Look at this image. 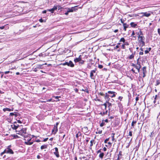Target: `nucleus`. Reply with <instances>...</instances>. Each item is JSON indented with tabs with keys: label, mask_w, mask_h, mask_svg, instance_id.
I'll return each mask as SVG.
<instances>
[{
	"label": "nucleus",
	"mask_w": 160,
	"mask_h": 160,
	"mask_svg": "<svg viewBox=\"0 0 160 160\" xmlns=\"http://www.w3.org/2000/svg\"><path fill=\"white\" fill-rule=\"evenodd\" d=\"M138 37L139 46L142 47L145 45V38L144 36H140Z\"/></svg>",
	"instance_id": "f257e3e1"
},
{
	"label": "nucleus",
	"mask_w": 160,
	"mask_h": 160,
	"mask_svg": "<svg viewBox=\"0 0 160 160\" xmlns=\"http://www.w3.org/2000/svg\"><path fill=\"white\" fill-rule=\"evenodd\" d=\"M75 63L79 62V64L82 65L84 64L85 61L82 60V55H80L78 58H75L74 59Z\"/></svg>",
	"instance_id": "f03ea898"
},
{
	"label": "nucleus",
	"mask_w": 160,
	"mask_h": 160,
	"mask_svg": "<svg viewBox=\"0 0 160 160\" xmlns=\"http://www.w3.org/2000/svg\"><path fill=\"white\" fill-rule=\"evenodd\" d=\"M78 6H75L71 8H68L67 9L68 11V12H72L77 10Z\"/></svg>",
	"instance_id": "7ed1b4c3"
},
{
	"label": "nucleus",
	"mask_w": 160,
	"mask_h": 160,
	"mask_svg": "<svg viewBox=\"0 0 160 160\" xmlns=\"http://www.w3.org/2000/svg\"><path fill=\"white\" fill-rule=\"evenodd\" d=\"M108 93L109 94V96L111 98H113L116 97L117 93L114 92L112 91H108Z\"/></svg>",
	"instance_id": "20e7f679"
},
{
	"label": "nucleus",
	"mask_w": 160,
	"mask_h": 160,
	"mask_svg": "<svg viewBox=\"0 0 160 160\" xmlns=\"http://www.w3.org/2000/svg\"><path fill=\"white\" fill-rule=\"evenodd\" d=\"M19 125L17 124L16 122H14V123L11 125V127L13 130H16L18 127Z\"/></svg>",
	"instance_id": "39448f33"
},
{
	"label": "nucleus",
	"mask_w": 160,
	"mask_h": 160,
	"mask_svg": "<svg viewBox=\"0 0 160 160\" xmlns=\"http://www.w3.org/2000/svg\"><path fill=\"white\" fill-rule=\"evenodd\" d=\"M5 150L6 151V153L11 154H13V152L12 150L9 148H7L5 149Z\"/></svg>",
	"instance_id": "423d86ee"
},
{
	"label": "nucleus",
	"mask_w": 160,
	"mask_h": 160,
	"mask_svg": "<svg viewBox=\"0 0 160 160\" xmlns=\"http://www.w3.org/2000/svg\"><path fill=\"white\" fill-rule=\"evenodd\" d=\"M19 132L21 133V135L22 136H23L24 137H26L25 135H24L26 133V129H21Z\"/></svg>",
	"instance_id": "0eeeda50"
},
{
	"label": "nucleus",
	"mask_w": 160,
	"mask_h": 160,
	"mask_svg": "<svg viewBox=\"0 0 160 160\" xmlns=\"http://www.w3.org/2000/svg\"><path fill=\"white\" fill-rule=\"evenodd\" d=\"M54 149H55V152H54V154L57 157H59V154L58 148L57 147H56L54 148Z\"/></svg>",
	"instance_id": "6e6552de"
},
{
	"label": "nucleus",
	"mask_w": 160,
	"mask_h": 160,
	"mask_svg": "<svg viewBox=\"0 0 160 160\" xmlns=\"http://www.w3.org/2000/svg\"><path fill=\"white\" fill-rule=\"evenodd\" d=\"M140 14H142V17L145 16L148 17L151 15V14L150 13L148 12H141L140 13Z\"/></svg>",
	"instance_id": "1a4fd4ad"
},
{
	"label": "nucleus",
	"mask_w": 160,
	"mask_h": 160,
	"mask_svg": "<svg viewBox=\"0 0 160 160\" xmlns=\"http://www.w3.org/2000/svg\"><path fill=\"white\" fill-rule=\"evenodd\" d=\"M109 94H108V92L106 93L104 95V98L106 100V101H109L110 98H109Z\"/></svg>",
	"instance_id": "9d476101"
},
{
	"label": "nucleus",
	"mask_w": 160,
	"mask_h": 160,
	"mask_svg": "<svg viewBox=\"0 0 160 160\" xmlns=\"http://www.w3.org/2000/svg\"><path fill=\"white\" fill-rule=\"evenodd\" d=\"M68 65V66L70 67H74V64L71 61H69V62H67Z\"/></svg>",
	"instance_id": "9b49d317"
},
{
	"label": "nucleus",
	"mask_w": 160,
	"mask_h": 160,
	"mask_svg": "<svg viewBox=\"0 0 160 160\" xmlns=\"http://www.w3.org/2000/svg\"><path fill=\"white\" fill-rule=\"evenodd\" d=\"M138 59L137 64L139 66H136L135 68L138 70V72H139L141 68V65L140 63L138 62Z\"/></svg>",
	"instance_id": "f8f14e48"
},
{
	"label": "nucleus",
	"mask_w": 160,
	"mask_h": 160,
	"mask_svg": "<svg viewBox=\"0 0 160 160\" xmlns=\"http://www.w3.org/2000/svg\"><path fill=\"white\" fill-rule=\"evenodd\" d=\"M136 33L138 35V37L139 36H144L142 32L141 31V30L140 29L139 30V32H136Z\"/></svg>",
	"instance_id": "ddd939ff"
},
{
	"label": "nucleus",
	"mask_w": 160,
	"mask_h": 160,
	"mask_svg": "<svg viewBox=\"0 0 160 160\" xmlns=\"http://www.w3.org/2000/svg\"><path fill=\"white\" fill-rule=\"evenodd\" d=\"M130 25L131 27L132 28H136L137 26V23L134 22H131L130 23Z\"/></svg>",
	"instance_id": "4468645a"
},
{
	"label": "nucleus",
	"mask_w": 160,
	"mask_h": 160,
	"mask_svg": "<svg viewBox=\"0 0 160 160\" xmlns=\"http://www.w3.org/2000/svg\"><path fill=\"white\" fill-rule=\"evenodd\" d=\"M123 26L124 27V29L125 31L126 30V29L129 27V25L127 24L126 23H123Z\"/></svg>",
	"instance_id": "2eb2a0df"
},
{
	"label": "nucleus",
	"mask_w": 160,
	"mask_h": 160,
	"mask_svg": "<svg viewBox=\"0 0 160 160\" xmlns=\"http://www.w3.org/2000/svg\"><path fill=\"white\" fill-rule=\"evenodd\" d=\"M48 145H42L41 147V149L42 150V149H45V148H47V147H48Z\"/></svg>",
	"instance_id": "dca6fc26"
},
{
	"label": "nucleus",
	"mask_w": 160,
	"mask_h": 160,
	"mask_svg": "<svg viewBox=\"0 0 160 160\" xmlns=\"http://www.w3.org/2000/svg\"><path fill=\"white\" fill-rule=\"evenodd\" d=\"M82 135V134L80 132H78L76 134V138H78L79 136H81Z\"/></svg>",
	"instance_id": "f3484780"
},
{
	"label": "nucleus",
	"mask_w": 160,
	"mask_h": 160,
	"mask_svg": "<svg viewBox=\"0 0 160 160\" xmlns=\"http://www.w3.org/2000/svg\"><path fill=\"white\" fill-rule=\"evenodd\" d=\"M25 143L27 145H31L33 144V142H29V141H28L27 142H25Z\"/></svg>",
	"instance_id": "a211bd4d"
},
{
	"label": "nucleus",
	"mask_w": 160,
	"mask_h": 160,
	"mask_svg": "<svg viewBox=\"0 0 160 160\" xmlns=\"http://www.w3.org/2000/svg\"><path fill=\"white\" fill-rule=\"evenodd\" d=\"M134 57V55L133 53L130 55L129 57H128V58L129 59H132Z\"/></svg>",
	"instance_id": "6ab92c4d"
},
{
	"label": "nucleus",
	"mask_w": 160,
	"mask_h": 160,
	"mask_svg": "<svg viewBox=\"0 0 160 160\" xmlns=\"http://www.w3.org/2000/svg\"><path fill=\"white\" fill-rule=\"evenodd\" d=\"M43 64L41 65V64H38L37 65L36 67L38 69H42V66L43 65Z\"/></svg>",
	"instance_id": "aec40b11"
},
{
	"label": "nucleus",
	"mask_w": 160,
	"mask_h": 160,
	"mask_svg": "<svg viewBox=\"0 0 160 160\" xmlns=\"http://www.w3.org/2000/svg\"><path fill=\"white\" fill-rule=\"evenodd\" d=\"M108 112V110H106L105 112H101L100 113V114L102 116H103L105 114H107Z\"/></svg>",
	"instance_id": "412c9836"
},
{
	"label": "nucleus",
	"mask_w": 160,
	"mask_h": 160,
	"mask_svg": "<svg viewBox=\"0 0 160 160\" xmlns=\"http://www.w3.org/2000/svg\"><path fill=\"white\" fill-rule=\"evenodd\" d=\"M53 129L55 130L54 132V134H55L58 131V127L57 126H54Z\"/></svg>",
	"instance_id": "4be33fe9"
},
{
	"label": "nucleus",
	"mask_w": 160,
	"mask_h": 160,
	"mask_svg": "<svg viewBox=\"0 0 160 160\" xmlns=\"http://www.w3.org/2000/svg\"><path fill=\"white\" fill-rule=\"evenodd\" d=\"M137 121H133L132 123L131 126L133 128H134V125L136 123Z\"/></svg>",
	"instance_id": "5701e85b"
},
{
	"label": "nucleus",
	"mask_w": 160,
	"mask_h": 160,
	"mask_svg": "<svg viewBox=\"0 0 160 160\" xmlns=\"http://www.w3.org/2000/svg\"><path fill=\"white\" fill-rule=\"evenodd\" d=\"M3 110L4 112H6V111H11V109L9 108H4L3 109Z\"/></svg>",
	"instance_id": "b1692460"
},
{
	"label": "nucleus",
	"mask_w": 160,
	"mask_h": 160,
	"mask_svg": "<svg viewBox=\"0 0 160 160\" xmlns=\"http://www.w3.org/2000/svg\"><path fill=\"white\" fill-rule=\"evenodd\" d=\"M90 77L92 79H94V76L93 73L91 72H90Z\"/></svg>",
	"instance_id": "393cba45"
},
{
	"label": "nucleus",
	"mask_w": 160,
	"mask_h": 160,
	"mask_svg": "<svg viewBox=\"0 0 160 160\" xmlns=\"http://www.w3.org/2000/svg\"><path fill=\"white\" fill-rule=\"evenodd\" d=\"M142 70L143 71V73H146V67H144L142 68Z\"/></svg>",
	"instance_id": "a878e982"
},
{
	"label": "nucleus",
	"mask_w": 160,
	"mask_h": 160,
	"mask_svg": "<svg viewBox=\"0 0 160 160\" xmlns=\"http://www.w3.org/2000/svg\"><path fill=\"white\" fill-rule=\"evenodd\" d=\"M104 155V153L103 152H102V153H100V154H99V157L100 158L102 159L103 158Z\"/></svg>",
	"instance_id": "bb28decb"
},
{
	"label": "nucleus",
	"mask_w": 160,
	"mask_h": 160,
	"mask_svg": "<svg viewBox=\"0 0 160 160\" xmlns=\"http://www.w3.org/2000/svg\"><path fill=\"white\" fill-rule=\"evenodd\" d=\"M135 33L134 31H132V34L131 35V37H132V38H136V36H134L135 35Z\"/></svg>",
	"instance_id": "cd10ccee"
},
{
	"label": "nucleus",
	"mask_w": 160,
	"mask_h": 160,
	"mask_svg": "<svg viewBox=\"0 0 160 160\" xmlns=\"http://www.w3.org/2000/svg\"><path fill=\"white\" fill-rule=\"evenodd\" d=\"M120 42H125V39L124 38H121L120 41Z\"/></svg>",
	"instance_id": "c85d7f7f"
},
{
	"label": "nucleus",
	"mask_w": 160,
	"mask_h": 160,
	"mask_svg": "<svg viewBox=\"0 0 160 160\" xmlns=\"http://www.w3.org/2000/svg\"><path fill=\"white\" fill-rule=\"evenodd\" d=\"M160 84V81L159 80H157L156 82V84H155V86H158Z\"/></svg>",
	"instance_id": "c756f323"
},
{
	"label": "nucleus",
	"mask_w": 160,
	"mask_h": 160,
	"mask_svg": "<svg viewBox=\"0 0 160 160\" xmlns=\"http://www.w3.org/2000/svg\"><path fill=\"white\" fill-rule=\"evenodd\" d=\"M52 9L53 10V11H54L55 10H56L58 9V7L57 6H54L53 8H52Z\"/></svg>",
	"instance_id": "7c9ffc66"
},
{
	"label": "nucleus",
	"mask_w": 160,
	"mask_h": 160,
	"mask_svg": "<svg viewBox=\"0 0 160 160\" xmlns=\"http://www.w3.org/2000/svg\"><path fill=\"white\" fill-rule=\"evenodd\" d=\"M106 103L108 104V107H111L112 106V104L109 102V101H106Z\"/></svg>",
	"instance_id": "2f4dec72"
},
{
	"label": "nucleus",
	"mask_w": 160,
	"mask_h": 160,
	"mask_svg": "<svg viewBox=\"0 0 160 160\" xmlns=\"http://www.w3.org/2000/svg\"><path fill=\"white\" fill-rule=\"evenodd\" d=\"M115 133H112V141H113L114 140V135H115Z\"/></svg>",
	"instance_id": "473e14b6"
},
{
	"label": "nucleus",
	"mask_w": 160,
	"mask_h": 160,
	"mask_svg": "<svg viewBox=\"0 0 160 160\" xmlns=\"http://www.w3.org/2000/svg\"><path fill=\"white\" fill-rule=\"evenodd\" d=\"M47 11H49L51 12V13H53L54 12L53 10L52 9V8L51 9H48Z\"/></svg>",
	"instance_id": "72a5a7b5"
},
{
	"label": "nucleus",
	"mask_w": 160,
	"mask_h": 160,
	"mask_svg": "<svg viewBox=\"0 0 160 160\" xmlns=\"http://www.w3.org/2000/svg\"><path fill=\"white\" fill-rule=\"evenodd\" d=\"M57 6L58 8V10L62 9L63 8V7H61L60 5H58Z\"/></svg>",
	"instance_id": "f704fd0d"
},
{
	"label": "nucleus",
	"mask_w": 160,
	"mask_h": 160,
	"mask_svg": "<svg viewBox=\"0 0 160 160\" xmlns=\"http://www.w3.org/2000/svg\"><path fill=\"white\" fill-rule=\"evenodd\" d=\"M94 141V140H92L90 141V147H91L93 145V142Z\"/></svg>",
	"instance_id": "c9c22d12"
},
{
	"label": "nucleus",
	"mask_w": 160,
	"mask_h": 160,
	"mask_svg": "<svg viewBox=\"0 0 160 160\" xmlns=\"http://www.w3.org/2000/svg\"><path fill=\"white\" fill-rule=\"evenodd\" d=\"M33 71L35 72H36L38 71V69L36 67V68H33Z\"/></svg>",
	"instance_id": "e433bc0d"
},
{
	"label": "nucleus",
	"mask_w": 160,
	"mask_h": 160,
	"mask_svg": "<svg viewBox=\"0 0 160 160\" xmlns=\"http://www.w3.org/2000/svg\"><path fill=\"white\" fill-rule=\"evenodd\" d=\"M10 72L9 71H8L5 72H2L1 73H4L5 74H8Z\"/></svg>",
	"instance_id": "4c0bfd02"
},
{
	"label": "nucleus",
	"mask_w": 160,
	"mask_h": 160,
	"mask_svg": "<svg viewBox=\"0 0 160 160\" xmlns=\"http://www.w3.org/2000/svg\"><path fill=\"white\" fill-rule=\"evenodd\" d=\"M109 138H108L106 139L104 141V142L105 143H106L109 140Z\"/></svg>",
	"instance_id": "58836bf2"
},
{
	"label": "nucleus",
	"mask_w": 160,
	"mask_h": 160,
	"mask_svg": "<svg viewBox=\"0 0 160 160\" xmlns=\"http://www.w3.org/2000/svg\"><path fill=\"white\" fill-rule=\"evenodd\" d=\"M124 45L125 46V45H126V46H128L129 45V43H128V42H124Z\"/></svg>",
	"instance_id": "ea45409f"
},
{
	"label": "nucleus",
	"mask_w": 160,
	"mask_h": 160,
	"mask_svg": "<svg viewBox=\"0 0 160 160\" xmlns=\"http://www.w3.org/2000/svg\"><path fill=\"white\" fill-rule=\"evenodd\" d=\"M102 105L105 106V108L106 110L107 107V103L106 102V103H104Z\"/></svg>",
	"instance_id": "a19ab883"
},
{
	"label": "nucleus",
	"mask_w": 160,
	"mask_h": 160,
	"mask_svg": "<svg viewBox=\"0 0 160 160\" xmlns=\"http://www.w3.org/2000/svg\"><path fill=\"white\" fill-rule=\"evenodd\" d=\"M122 98L123 97L122 96H119L118 98V99L120 101H121L122 100Z\"/></svg>",
	"instance_id": "79ce46f5"
},
{
	"label": "nucleus",
	"mask_w": 160,
	"mask_h": 160,
	"mask_svg": "<svg viewBox=\"0 0 160 160\" xmlns=\"http://www.w3.org/2000/svg\"><path fill=\"white\" fill-rule=\"evenodd\" d=\"M105 125V123L104 122H102L100 124V126L101 127Z\"/></svg>",
	"instance_id": "37998d69"
},
{
	"label": "nucleus",
	"mask_w": 160,
	"mask_h": 160,
	"mask_svg": "<svg viewBox=\"0 0 160 160\" xmlns=\"http://www.w3.org/2000/svg\"><path fill=\"white\" fill-rule=\"evenodd\" d=\"M103 66L102 65H98V67L100 68V69H101L102 68H103Z\"/></svg>",
	"instance_id": "c03bdc74"
},
{
	"label": "nucleus",
	"mask_w": 160,
	"mask_h": 160,
	"mask_svg": "<svg viewBox=\"0 0 160 160\" xmlns=\"http://www.w3.org/2000/svg\"><path fill=\"white\" fill-rule=\"evenodd\" d=\"M5 153H6V151H5V150H4V151H3V152H2L1 153V156H2V155L4 154Z\"/></svg>",
	"instance_id": "a18cd8bd"
},
{
	"label": "nucleus",
	"mask_w": 160,
	"mask_h": 160,
	"mask_svg": "<svg viewBox=\"0 0 160 160\" xmlns=\"http://www.w3.org/2000/svg\"><path fill=\"white\" fill-rule=\"evenodd\" d=\"M39 56L44 57L45 55H44V54H43L42 53H40L39 54Z\"/></svg>",
	"instance_id": "49530a36"
},
{
	"label": "nucleus",
	"mask_w": 160,
	"mask_h": 160,
	"mask_svg": "<svg viewBox=\"0 0 160 160\" xmlns=\"http://www.w3.org/2000/svg\"><path fill=\"white\" fill-rule=\"evenodd\" d=\"M54 97L56 99H58L59 98H61V96H54Z\"/></svg>",
	"instance_id": "de8ad7c7"
},
{
	"label": "nucleus",
	"mask_w": 160,
	"mask_h": 160,
	"mask_svg": "<svg viewBox=\"0 0 160 160\" xmlns=\"http://www.w3.org/2000/svg\"><path fill=\"white\" fill-rule=\"evenodd\" d=\"M14 115H15V114H14V113L11 112L10 113V116H13Z\"/></svg>",
	"instance_id": "09e8293b"
},
{
	"label": "nucleus",
	"mask_w": 160,
	"mask_h": 160,
	"mask_svg": "<svg viewBox=\"0 0 160 160\" xmlns=\"http://www.w3.org/2000/svg\"><path fill=\"white\" fill-rule=\"evenodd\" d=\"M135 100L136 101V103H137V102L139 100V97H137L136 98Z\"/></svg>",
	"instance_id": "8fccbe9b"
},
{
	"label": "nucleus",
	"mask_w": 160,
	"mask_h": 160,
	"mask_svg": "<svg viewBox=\"0 0 160 160\" xmlns=\"http://www.w3.org/2000/svg\"><path fill=\"white\" fill-rule=\"evenodd\" d=\"M47 11H48L47 9L46 10H44V11H42V13H43V14L46 13V12H47Z\"/></svg>",
	"instance_id": "3c124183"
},
{
	"label": "nucleus",
	"mask_w": 160,
	"mask_h": 160,
	"mask_svg": "<svg viewBox=\"0 0 160 160\" xmlns=\"http://www.w3.org/2000/svg\"><path fill=\"white\" fill-rule=\"evenodd\" d=\"M48 139V138H46L44 139L43 140V142H45L47 141Z\"/></svg>",
	"instance_id": "603ef678"
},
{
	"label": "nucleus",
	"mask_w": 160,
	"mask_h": 160,
	"mask_svg": "<svg viewBox=\"0 0 160 160\" xmlns=\"http://www.w3.org/2000/svg\"><path fill=\"white\" fill-rule=\"evenodd\" d=\"M5 26H2L1 27H0V29H3L5 28Z\"/></svg>",
	"instance_id": "864d4df0"
},
{
	"label": "nucleus",
	"mask_w": 160,
	"mask_h": 160,
	"mask_svg": "<svg viewBox=\"0 0 160 160\" xmlns=\"http://www.w3.org/2000/svg\"><path fill=\"white\" fill-rule=\"evenodd\" d=\"M122 48H123V49H125V45H124V44H123L122 46Z\"/></svg>",
	"instance_id": "5fc2aeb1"
},
{
	"label": "nucleus",
	"mask_w": 160,
	"mask_h": 160,
	"mask_svg": "<svg viewBox=\"0 0 160 160\" xmlns=\"http://www.w3.org/2000/svg\"><path fill=\"white\" fill-rule=\"evenodd\" d=\"M132 131H130L129 132V135L131 136L132 135Z\"/></svg>",
	"instance_id": "6e6d98bb"
},
{
	"label": "nucleus",
	"mask_w": 160,
	"mask_h": 160,
	"mask_svg": "<svg viewBox=\"0 0 160 160\" xmlns=\"http://www.w3.org/2000/svg\"><path fill=\"white\" fill-rule=\"evenodd\" d=\"M158 34L160 36V28L158 29Z\"/></svg>",
	"instance_id": "4d7b16f0"
},
{
	"label": "nucleus",
	"mask_w": 160,
	"mask_h": 160,
	"mask_svg": "<svg viewBox=\"0 0 160 160\" xmlns=\"http://www.w3.org/2000/svg\"><path fill=\"white\" fill-rule=\"evenodd\" d=\"M96 71V70H92L91 72H92V73H95Z\"/></svg>",
	"instance_id": "13d9d810"
},
{
	"label": "nucleus",
	"mask_w": 160,
	"mask_h": 160,
	"mask_svg": "<svg viewBox=\"0 0 160 160\" xmlns=\"http://www.w3.org/2000/svg\"><path fill=\"white\" fill-rule=\"evenodd\" d=\"M89 138H87V139H86L85 141H86V142L88 143L89 142V139H88Z\"/></svg>",
	"instance_id": "bf43d9fd"
},
{
	"label": "nucleus",
	"mask_w": 160,
	"mask_h": 160,
	"mask_svg": "<svg viewBox=\"0 0 160 160\" xmlns=\"http://www.w3.org/2000/svg\"><path fill=\"white\" fill-rule=\"evenodd\" d=\"M119 48V46L118 45H116L114 49H117Z\"/></svg>",
	"instance_id": "052dcab7"
},
{
	"label": "nucleus",
	"mask_w": 160,
	"mask_h": 160,
	"mask_svg": "<svg viewBox=\"0 0 160 160\" xmlns=\"http://www.w3.org/2000/svg\"><path fill=\"white\" fill-rule=\"evenodd\" d=\"M101 149H100L99 150H98L97 152L98 153H101Z\"/></svg>",
	"instance_id": "680f3d73"
},
{
	"label": "nucleus",
	"mask_w": 160,
	"mask_h": 160,
	"mask_svg": "<svg viewBox=\"0 0 160 160\" xmlns=\"http://www.w3.org/2000/svg\"><path fill=\"white\" fill-rule=\"evenodd\" d=\"M62 64L63 65V66H65V65H67V64H68V63H67V62H66L65 63H63Z\"/></svg>",
	"instance_id": "e2e57ef3"
},
{
	"label": "nucleus",
	"mask_w": 160,
	"mask_h": 160,
	"mask_svg": "<svg viewBox=\"0 0 160 160\" xmlns=\"http://www.w3.org/2000/svg\"><path fill=\"white\" fill-rule=\"evenodd\" d=\"M146 73H143V78H144L146 76Z\"/></svg>",
	"instance_id": "0e129e2a"
},
{
	"label": "nucleus",
	"mask_w": 160,
	"mask_h": 160,
	"mask_svg": "<svg viewBox=\"0 0 160 160\" xmlns=\"http://www.w3.org/2000/svg\"><path fill=\"white\" fill-rule=\"evenodd\" d=\"M121 22L123 24V23H124V20H123V19H121Z\"/></svg>",
	"instance_id": "69168bd1"
},
{
	"label": "nucleus",
	"mask_w": 160,
	"mask_h": 160,
	"mask_svg": "<svg viewBox=\"0 0 160 160\" xmlns=\"http://www.w3.org/2000/svg\"><path fill=\"white\" fill-rule=\"evenodd\" d=\"M139 55H142L143 54V52L142 51V52H140L139 53Z\"/></svg>",
	"instance_id": "338daca9"
},
{
	"label": "nucleus",
	"mask_w": 160,
	"mask_h": 160,
	"mask_svg": "<svg viewBox=\"0 0 160 160\" xmlns=\"http://www.w3.org/2000/svg\"><path fill=\"white\" fill-rule=\"evenodd\" d=\"M137 65H136L135 64H134V63H132V65H131V66H133V67H135Z\"/></svg>",
	"instance_id": "774afa93"
}]
</instances>
